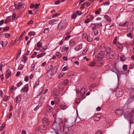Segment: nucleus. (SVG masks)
Segmentation results:
<instances>
[{
	"mask_svg": "<svg viewBox=\"0 0 134 134\" xmlns=\"http://www.w3.org/2000/svg\"><path fill=\"white\" fill-rule=\"evenodd\" d=\"M122 113V111L121 109H117L115 111V113L117 115H120Z\"/></svg>",
	"mask_w": 134,
	"mask_h": 134,
	"instance_id": "ddd939ff",
	"label": "nucleus"
},
{
	"mask_svg": "<svg viewBox=\"0 0 134 134\" xmlns=\"http://www.w3.org/2000/svg\"><path fill=\"white\" fill-rule=\"evenodd\" d=\"M130 44L131 46L134 45V39L130 42Z\"/></svg>",
	"mask_w": 134,
	"mask_h": 134,
	"instance_id": "774afa93",
	"label": "nucleus"
},
{
	"mask_svg": "<svg viewBox=\"0 0 134 134\" xmlns=\"http://www.w3.org/2000/svg\"><path fill=\"white\" fill-rule=\"evenodd\" d=\"M116 46L118 49H119L122 48V45L118 42L116 45Z\"/></svg>",
	"mask_w": 134,
	"mask_h": 134,
	"instance_id": "bb28decb",
	"label": "nucleus"
},
{
	"mask_svg": "<svg viewBox=\"0 0 134 134\" xmlns=\"http://www.w3.org/2000/svg\"><path fill=\"white\" fill-rule=\"evenodd\" d=\"M96 65V63L95 62L93 61L91 62L89 65L93 67L95 66Z\"/></svg>",
	"mask_w": 134,
	"mask_h": 134,
	"instance_id": "c9c22d12",
	"label": "nucleus"
},
{
	"mask_svg": "<svg viewBox=\"0 0 134 134\" xmlns=\"http://www.w3.org/2000/svg\"><path fill=\"white\" fill-rule=\"evenodd\" d=\"M118 39V36H116L114 38L113 42V44L114 45H116L117 43V40Z\"/></svg>",
	"mask_w": 134,
	"mask_h": 134,
	"instance_id": "cd10ccee",
	"label": "nucleus"
},
{
	"mask_svg": "<svg viewBox=\"0 0 134 134\" xmlns=\"http://www.w3.org/2000/svg\"><path fill=\"white\" fill-rule=\"evenodd\" d=\"M9 96H6L4 97L3 98V100H4V101L5 102H7L9 99Z\"/></svg>",
	"mask_w": 134,
	"mask_h": 134,
	"instance_id": "58836bf2",
	"label": "nucleus"
},
{
	"mask_svg": "<svg viewBox=\"0 0 134 134\" xmlns=\"http://www.w3.org/2000/svg\"><path fill=\"white\" fill-rule=\"evenodd\" d=\"M11 74V72L10 71H8L5 74L6 77L7 78H8Z\"/></svg>",
	"mask_w": 134,
	"mask_h": 134,
	"instance_id": "393cba45",
	"label": "nucleus"
},
{
	"mask_svg": "<svg viewBox=\"0 0 134 134\" xmlns=\"http://www.w3.org/2000/svg\"><path fill=\"white\" fill-rule=\"evenodd\" d=\"M17 41V39H16L14 41H12L11 42V43H10V44L12 46H13L14 45V44L16 43V42Z\"/></svg>",
	"mask_w": 134,
	"mask_h": 134,
	"instance_id": "ea45409f",
	"label": "nucleus"
},
{
	"mask_svg": "<svg viewBox=\"0 0 134 134\" xmlns=\"http://www.w3.org/2000/svg\"><path fill=\"white\" fill-rule=\"evenodd\" d=\"M70 134H77L76 131H72L70 132Z\"/></svg>",
	"mask_w": 134,
	"mask_h": 134,
	"instance_id": "13d9d810",
	"label": "nucleus"
},
{
	"mask_svg": "<svg viewBox=\"0 0 134 134\" xmlns=\"http://www.w3.org/2000/svg\"><path fill=\"white\" fill-rule=\"evenodd\" d=\"M119 25L120 26H127L128 25V22L127 21H126L123 24L120 23Z\"/></svg>",
	"mask_w": 134,
	"mask_h": 134,
	"instance_id": "6ab92c4d",
	"label": "nucleus"
},
{
	"mask_svg": "<svg viewBox=\"0 0 134 134\" xmlns=\"http://www.w3.org/2000/svg\"><path fill=\"white\" fill-rule=\"evenodd\" d=\"M91 26L92 27H94L97 28L102 27V23H98L92 24H91Z\"/></svg>",
	"mask_w": 134,
	"mask_h": 134,
	"instance_id": "1a4fd4ad",
	"label": "nucleus"
},
{
	"mask_svg": "<svg viewBox=\"0 0 134 134\" xmlns=\"http://www.w3.org/2000/svg\"><path fill=\"white\" fill-rule=\"evenodd\" d=\"M85 89L84 88H82L81 89L80 91V93L81 95H83L86 93Z\"/></svg>",
	"mask_w": 134,
	"mask_h": 134,
	"instance_id": "a878e982",
	"label": "nucleus"
},
{
	"mask_svg": "<svg viewBox=\"0 0 134 134\" xmlns=\"http://www.w3.org/2000/svg\"><path fill=\"white\" fill-rule=\"evenodd\" d=\"M46 48H44L43 47H42L41 48L39 49L40 51L41 52H43L46 50Z\"/></svg>",
	"mask_w": 134,
	"mask_h": 134,
	"instance_id": "e433bc0d",
	"label": "nucleus"
},
{
	"mask_svg": "<svg viewBox=\"0 0 134 134\" xmlns=\"http://www.w3.org/2000/svg\"><path fill=\"white\" fill-rule=\"evenodd\" d=\"M75 76V74L71 73L69 75V78H73Z\"/></svg>",
	"mask_w": 134,
	"mask_h": 134,
	"instance_id": "f704fd0d",
	"label": "nucleus"
},
{
	"mask_svg": "<svg viewBox=\"0 0 134 134\" xmlns=\"http://www.w3.org/2000/svg\"><path fill=\"white\" fill-rule=\"evenodd\" d=\"M98 59H102L104 57V54L103 52H100L98 55Z\"/></svg>",
	"mask_w": 134,
	"mask_h": 134,
	"instance_id": "f8f14e48",
	"label": "nucleus"
},
{
	"mask_svg": "<svg viewBox=\"0 0 134 134\" xmlns=\"http://www.w3.org/2000/svg\"><path fill=\"white\" fill-rule=\"evenodd\" d=\"M58 123L55 121L54 122L52 126V129L54 130H57L58 129Z\"/></svg>",
	"mask_w": 134,
	"mask_h": 134,
	"instance_id": "9d476101",
	"label": "nucleus"
},
{
	"mask_svg": "<svg viewBox=\"0 0 134 134\" xmlns=\"http://www.w3.org/2000/svg\"><path fill=\"white\" fill-rule=\"evenodd\" d=\"M37 53L36 52H34L33 54H32V55L31 56V58H34L35 57V56L36 54H37Z\"/></svg>",
	"mask_w": 134,
	"mask_h": 134,
	"instance_id": "79ce46f5",
	"label": "nucleus"
},
{
	"mask_svg": "<svg viewBox=\"0 0 134 134\" xmlns=\"http://www.w3.org/2000/svg\"><path fill=\"white\" fill-rule=\"evenodd\" d=\"M82 45H79L76 46L74 49L75 51H77L81 49L82 48Z\"/></svg>",
	"mask_w": 134,
	"mask_h": 134,
	"instance_id": "a211bd4d",
	"label": "nucleus"
},
{
	"mask_svg": "<svg viewBox=\"0 0 134 134\" xmlns=\"http://www.w3.org/2000/svg\"><path fill=\"white\" fill-rule=\"evenodd\" d=\"M93 17H92L91 19V20H90L89 19H87L86 20H85L84 22L86 23H88L90 21H91L93 19Z\"/></svg>",
	"mask_w": 134,
	"mask_h": 134,
	"instance_id": "a19ab883",
	"label": "nucleus"
},
{
	"mask_svg": "<svg viewBox=\"0 0 134 134\" xmlns=\"http://www.w3.org/2000/svg\"><path fill=\"white\" fill-rule=\"evenodd\" d=\"M68 69V67L67 66H65L63 67L62 71H65Z\"/></svg>",
	"mask_w": 134,
	"mask_h": 134,
	"instance_id": "09e8293b",
	"label": "nucleus"
},
{
	"mask_svg": "<svg viewBox=\"0 0 134 134\" xmlns=\"http://www.w3.org/2000/svg\"><path fill=\"white\" fill-rule=\"evenodd\" d=\"M120 59L122 62L124 61L126 59V58L124 55H122L120 57Z\"/></svg>",
	"mask_w": 134,
	"mask_h": 134,
	"instance_id": "4c0bfd02",
	"label": "nucleus"
},
{
	"mask_svg": "<svg viewBox=\"0 0 134 134\" xmlns=\"http://www.w3.org/2000/svg\"><path fill=\"white\" fill-rule=\"evenodd\" d=\"M5 36L7 38H8L10 37V35L8 33H6L5 34Z\"/></svg>",
	"mask_w": 134,
	"mask_h": 134,
	"instance_id": "338daca9",
	"label": "nucleus"
},
{
	"mask_svg": "<svg viewBox=\"0 0 134 134\" xmlns=\"http://www.w3.org/2000/svg\"><path fill=\"white\" fill-rule=\"evenodd\" d=\"M114 24H112L111 25H109L108 24L106 25L104 31L108 34L110 33L111 32V30L114 28Z\"/></svg>",
	"mask_w": 134,
	"mask_h": 134,
	"instance_id": "f03ea898",
	"label": "nucleus"
},
{
	"mask_svg": "<svg viewBox=\"0 0 134 134\" xmlns=\"http://www.w3.org/2000/svg\"><path fill=\"white\" fill-rule=\"evenodd\" d=\"M106 56L108 59H113L114 58L115 52L111 50L109 48H107L106 49Z\"/></svg>",
	"mask_w": 134,
	"mask_h": 134,
	"instance_id": "f257e3e1",
	"label": "nucleus"
},
{
	"mask_svg": "<svg viewBox=\"0 0 134 134\" xmlns=\"http://www.w3.org/2000/svg\"><path fill=\"white\" fill-rule=\"evenodd\" d=\"M42 122L43 123L46 125H47L49 124V121L46 118H44L42 119Z\"/></svg>",
	"mask_w": 134,
	"mask_h": 134,
	"instance_id": "9b49d317",
	"label": "nucleus"
},
{
	"mask_svg": "<svg viewBox=\"0 0 134 134\" xmlns=\"http://www.w3.org/2000/svg\"><path fill=\"white\" fill-rule=\"evenodd\" d=\"M128 37H130L131 38H133V36L131 33H129L127 35Z\"/></svg>",
	"mask_w": 134,
	"mask_h": 134,
	"instance_id": "3c124183",
	"label": "nucleus"
},
{
	"mask_svg": "<svg viewBox=\"0 0 134 134\" xmlns=\"http://www.w3.org/2000/svg\"><path fill=\"white\" fill-rule=\"evenodd\" d=\"M104 63L103 60L102 59H98V64L99 66H101L103 65Z\"/></svg>",
	"mask_w": 134,
	"mask_h": 134,
	"instance_id": "4468645a",
	"label": "nucleus"
},
{
	"mask_svg": "<svg viewBox=\"0 0 134 134\" xmlns=\"http://www.w3.org/2000/svg\"><path fill=\"white\" fill-rule=\"evenodd\" d=\"M49 29L48 28H45L43 31L44 33L46 34H47L49 31Z\"/></svg>",
	"mask_w": 134,
	"mask_h": 134,
	"instance_id": "49530a36",
	"label": "nucleus"
},
{
	"mask_svg": "<svg viewBox=\"0 0 134 134\" xmlns=\"http://www.w3.org/2000/svg\"><path fill=\"white\" fill-rule=\"evenodd\" d=\"M29 89V86L28 85H26L22 89L23 92H27Z\"/></svg>",
	"mask_w": 134,
	"mask_h": 134,
	"instance_id": "412c9836",
	"label": "nucleus"
},
{
	"mask_svg": "<svg viewBox=\"0 0 134 134\" xmlns=\"http://www.w3.org/2000/svg\"><path fill=\"white\" fill-rule=\"evenodd\" d=\"M67 24V22L65 20L61 21L58 25V29L60 30L65 26Z\"/></svg>",
	"mask_w": 134,
	"mask_h": 134,
	"instance_id": "7ed1b4c3",
	"label": "nucleus"
},
{
	"mask_svg": "<svg viewBox=\"0 0 134 134\" xmlns=\"http://www.w3.org/2000/svg\"><path fill=\"white\" fill-rule=\"evenodd\" d=\"M35 34V33L33 31H30L28 35L30 36H34Z\"/></svg>",
	"mask_w": 134,
	"mask_h": 134,
	"instance_id": "473e14b6",
	"label": "nucleus"
},
{
	"mask_svg": "<svg viewBox=\"0 0 134 134\" xmlns=\"http://www.w3.org/2000/svg\"><path fill=\"white\" fill-rule=\"evenodd\" d=\"M25 81L26 82H27L29 81V77L27 76H25L24 79Z\"/></svg>",
	"mask_w": 134,
	"mask_h": 134,
	"instance_id": "680f3d73",
	"label": "nucleus"
},
{
	"mask_svg": "<svg viewBox=\"0 0 134 134\" xmlns=\"http://www.w3.org/2000/svg\"><path fill=\"white\" fill-rule=\"evenodd\" d=\"M46 54V52H43L40 53L37 55V58H40L43 57L44 55Z\"/></svg>",
	"mask_w": 134,
	"mask_h": 134,
	"instance_id": "aec40b11",
	"label": "nucleus"
},
{
	"mask_svg": "<svg viewBox=\"0 0 134 134\" xmlns=\"http://www.w3.org/2000/svg\"><path fill=\"white\" fill-rule=\"evenodd\" d=\"M110 4V2L109 1H107L104 3L103 4L104 5H108Z\"/></svg>",
	"mask_w": 134,
	"mask_h": 134,
	"instance_id": "5fc2aeb1",
	"label": "nucleus"
},
{
	"mask_svg": "<svg viewBox=\"0 0 134 134\" xmlns=\"http://www.w3.org/2000/svg\"><path fill=\"white\" fill-rule=\"evenodd\" d=\"M83 36L89 42L92 41L93 40V36L92 35H89L87 34L86 33H85L83 34Z\"/></svg>",
	"mask_w": 134,
	"mask_h": 134,
	"instance_id": "423d86ee",
	"label": "nucleus"
},
{
	"mask_svg": "<svg viewBox=\"0 0 134 134\" xmlns=\"http://www.w3.org/2000/svg\"><path fill=\"white\" fill-rule=\"evenodd\" d=\"M87 48H86L85 49H84L83 51H82V55H85L86 52H87Z\"/></svg>",
	"mask_w": 134,
	"mask_h": 134,
	"instance_id": "de8ad7c7",
	"label": "nucleus"
},
{
	"mask_svg": "<svg viewBox=\"0 0 134 134\" xmlns=\"http://www.w3.org/2000/svg\"><path fill=\"white\" fill-rule=\"evenodd\" d=\"M47 109L48 112H51L53 110V109L50 105H47Z\"/></svg>",
	"mask_w": 134,
	"mask_h": 134,
	"instance_id": "f3484780",
	"label": "nucleus"
},
{
	"mask_svg": "<svg viewBox=\"0 0 134 134\" xmlns=\"http://www.w3.org/2000/svg\"><path fill=\"white\" fill-rule=\"evenodd\" d=\"M24 6H25V5L24 3H20L18 4L17 7V8L18 9H19L21 7H23V8H24Z\"/></svg>",
	"mask_w": 134,
	"mask_h": 134,
	"instance_id": "4be33fe9",
	"label": "nucleus"
},
{
	"mask_svg": "<svg viewBox=\"0 0 134 134\" xmlns=\"http://www.w3.org/2000/svg\"><path fill=\"white\" fill-rule=\"evenodd\" d=\"M40 3L36 4L35 5V9H37L39 6L40 5Z\"/></svg>",
	"mask_w": 134,
	"mask_h": 134,
	"instance_id": "603ef678",
	"label": "nucleus"
},
{
	"mask_svg": "<svg viewBox=\"0 0 134 134\" xmlns=\"http://www.w3.org/2000/svg\"><path fill=\"white\" fill-rule=\"evenodd\" d=\"M76 44L73 40H72L70 41L69 43V45L70 46H73Z\"/></svg>",
	"mask_w": 134,
	"mask_h": 134,
	"instance_id": "5701e85b",
	"label": "nucleus"
},
{
	"mask_svg": "<svg viewBox=\"0 0 134 134\" xmlns=\"http://www.w3.org/2000/svg\"><path fill=\"white\" fill-rule=\"evenodd\" d=\"M59 15V13H55V14H53L52 16V17H54L55 16H58Z\"/></svg>",
	"mask_w": 134,
	"mask_h": 134,
	"instance_id": "69168bd1",
	"label": "nucleus"
},
{
	"mask_svg": "<svg viewBox=\"0 0 134 134\" xmlns=\"http://www.w3.org/2000/svg\"><path fill=\"white\" fill-rule=\"evenodd\" d=\"M127 65L125 64L123 65V70L127 71Z\"/></svg>",
	"mask_w": 134,
	"mask_h": 134,
	"instance_id": "a18cd8bd",
	"label": "nucleus"
},
{
	"mask_svg": "<svg viewBox=\"0 0 134 134\" xmlns=\"http://www.w3.org/2000/svg\"><path fill=\"white\" fill-rule=\"evenodd\" d=\"M90 3L89 2H87V3H84L83 4H82V5L83 4L86 5V7H87L90 5Z\"/></svg>",
	"mask_w": 134,
	"mask_h": 134,
	"instance_id": "4d7b16f0",
	"label": "nucleus"
},
{
	"mask_svg": "<svg viewBox=\"0 0 134 134\" xmlns=\"http://www.w3.org/2000/svg\"><path fill=\"white\" fill-rule=\"evenodd\" d=\"M42 46V44L39 42H38L37 43V46L38 47H41Z\"/></svg>",
	"mask_w": 134,
	"mask_h": 134,
	"instance_id": "6e6d98bb",
	"label": "nucleus"
},
{
	"mask_svg": "<svg viewBox=\"0 0 134 134\" xmlns=\"http://www.w3.org/2000/svg\"><path fill=\"white\" fill-rule=\"evenodd\" d=\"M102 131L100 130L97 131L95 134H102Z\"/></svg>",
	"mask_w": 134,
	"mask_h": 134,
	"instance_id": "864d4df0",
	"label": "nucleus"
},
{
	"mask_svg": "<svg viewBox=\"0 0 134 134\" xmlns=\"http://www.w3.org/2000/svg\"><path fill=\"white\" fill-rule=\"evenodd\" d=\"M22 82L20 81L18 83H17L16 85L18 87H20L22 84Z\"/></svg>",
	"mask_w": 134,
	"mask_h": 134,
	"instance_id": "bf43d9fd",
	"label": "nucleus"
},
{
	"mask_svg": "<svg viewBox=\"0 0 134 134\" xmlns=\"http://www.w3.org/2000/svg\"><path fill=\"white\" fill-rule=\"evenodd\" d=\"M64 73H62L60 74L59 76L58 77L59 78H61L64 75Z\"/></svg>",
	"mask_w": 134,
	"mask_h": 134,
	"instance_id": "e2e57ef3",
	"label": "nucleus"
},
{
	"mask_svg": "<svg viewBox=\"0 0 134 134\" xmlns=\"http://www.w3.org/2000/svg\"><path fill=\"white\" fill-rule=\"evenodd\" d=\"M54 71V69L53 66L52 65L50 66L49 69L47 72L48 76H52L53 74Z\"/></svg>",
	"mask_w": 134,
	"mask_h": 134,
	"instance_id": "0eeeda50",
	"label": "nucleus"
},
{
	"mask_svg": "<svg viewBox=\"0 0 134 134\" xmlns=\"http://www.w3.org/2000/svg\"><path fill=\"white\" fill-rule=\"evenodd\" d=\"M92 30H93L94 32V34L95 35H97L98 33V31L97 29H96V28L95 27H92Z\"/></svg>",
	"mask_w": 134,
	"mask_h": 134,
	"instance_id": "b1692460",
	"label": "nucleus"
},
{
	"mask_svg": "<svg viewBox=\"0 0 134 134\" xmlns=\"http://www.w3.org/2000/svg\"><path fill=\"white\" fill-rule=\"evenodd\" d=\"M9 29V27H6L3 29L4 31H7Z\"/></svg>",
	"mask_w": 134,
	"mask_h": 134,
	"instance_id": "8fccbe9b",
	"label": "nucleus"
},
{
	"mask_svg": "<svg viewBox=\"0 0 134 134\" xmlns=\"http://www.w3.org/2000/svg\"><path fill=\"white\" fill-rule=\"evenodd\" d=\"M116 96L117 97H121L123 95V92L122 90L120 88H118L116 90Z\"/></svg>",
	"mask_w": 134,
	"mask_h": 134,
	"instance_id": "20e7f679",
	"label": "nucleus"
},
{
	"mask_svg": "<svg viewBox=\"0 0 134 134\" xmlns=\"http://www.w3.org/2000/svg\"><path fill=\"white\" fill-rule=\"evenodd\" d=\"M59 94V91L58 89H55L53 91V95L55 99L57 98Z\"/></svg>",
	"mask_w": 134,
	"mask_h": 134,
	"instance_id": "39448f33",
	"label": "nucleus"
},
{
	"mask_svg": "<svg viewBox=\"0 0 134 134\" xmlns=\"http://www.w3.org/2000/svg\"><path fill=\"white\" fill-rule=\"evenodd\" d=\"M8 42L7 40H5L4 42L3 41H1V44L3 47H5L7 45Z\"/></svg>",
	"mask_w": 134,
	"mask_h": 134,
	"instance_id": "2eb2a0df",
	"label": "nucleus"
},
{
	"mask_svg": "<svg viewBox=\"0 0 134 134\" xmlns=\"http://www.w3.org/2000/svg\"><path fill=\"white\" fill-rule=\"evenodd\" d=\"M55 54L59 58L61 57L62 56V55L60 52H56Z\"/></svg>",
	"mask_w": 134,
	"mask_h": 134,
	"instance_id": "72a5a7b5",
	"label": "nucleus"
},
{
	"mask_svg": "<svg viewBox=\"0 0 134 134\" xmlns=\"http://www.w3.org/2000/svg\"><path fill=\"white\" fill-rule=\"evenodd\" d=\"M70 35H69L65 38V40H68L70 38Z\"/></svg>",
	"mask_w": 134,
	"mask_h": 134,
	"instance_id": "0e129e2a",
	"label": "nucleus"
},
{
	"mask_svg": "<svg viewBox=\"0 0 134 134\" xmlns=\"http://www.w3.org/2000/svg\"><path fill=\"white\" fill-rule=\"evenodd\" d=\"M104 17L108 23H110L111 21V19L108 15H105Z\"/></svg>",
	"mask_w": 134,
	"mask_h": 134,
	"instance_id": "dca6fc26",
	"label": "nucleus"
},
{
	"mask_svg": "<svg viewBox=\"0 0 134 134\" xmlns=\"http://www.w3.org/2000/svg\"><path fill=\"white\" fill-rule=\"evenodd\" d=\"M5 124H2V125L0 127V131L1 130H3L5 127Z\"/></svg>",
	"mask_w": 134,
	"mask_h": 134,
	"instance_id": "c03bdc74",
	"label": "nucleus"
},
{
	"mask_svg": "<svg viewBox=\"0 0 134 134\" xmlns=\"http://www.w3.org/2000/svg\"><path fill=\"white\" fill-rule=\"evenodd\" d=\"M76 13L77 15H81L82 13L81 12L79 11H77Z\"/></svg>",
	"mask_w": 134,
	"mask_h": 134,
	"instance_id": "052dcab7",
	"label": "nucleus"
},
{
	"mask_svg": "<svg viewBox=\"0 0 134 134\" xmlns=\"http://www.w3.org/2000/svg\"><path fill=\"white\" fill-rule=\"evenodd\" d=\"M77 14H76V12H74L71 15V18L72 19H75L77 16Z\"/></svg>",
	"mask_w": 134,
	"mask_h": 134,
	"instance_id": "7c9ffc66",
	"label": "nucleus"
},
{
	"mask_svg": "<svg viewBox=\"0 0 134 134\" xmlns=\"http://www.w3.org/2000/svg\"><path fill=\"white\" fill-rule=\"evenodd\" d=\"M68 108V106H67L66 105L64 104L60 106L61 108L62 109L64 110Z\"/></svg>",
	"mask_w": 134,
	"mask_h": 134,
	"instance_id": "c85d7f7f",
	"label": "nucleus"
},
{
	"mask_svg": "<svg viewBox=\"0 0 134 134\" xmlns=\"http://www.w3.org/2000/svg\"><path fill=\"white\" fill-rule=\"evenodd\" d=\"M69 49V47H64L62 49V51L63 52L64 51H67Z\"/></svg>",
	"mask_w": 134,
	"mask_h": 134,
	"instance_id": "2f4dec72",
	"label": "nucleus"
},
{
	"mask_svg": "<svg viewBox=\"0 0 134 134\" xmlns=\"http://www.w3.org/2000/svg\"><path fill=\"white\" fill-rule=\"evenodd\" d=\"M57 21V20L55 19H53L50 20L49 22V24L51 25Z\"/></svg>",
	"mask_w": 134,
	"mask_h": 134,
	"instance_id": "c756f323",
	"label": "nucleus"
},
{
	"mask_svg": "<svg viewBox=\"0 0 134 134\" xmlns=\"http://www.w3.org/2000/svg\"><path fill=\"white\" fill-rule=\"evenodd\" d=\"M101 117V115L100 114L98 113L94 114V120L96 121H99Z\"/></svg>",
	"mask_w": 134,
	"mask_h": 134,
	"instance_id": "6e6552de",
	"label": "nucleus"
},
{
	"mask_svg": "<svg viewBox=\"0 0 134 134\" xmlns=\"http://www.w3.org/2000/svg\"><path fill=\"white\" fill-rule=\"evenodd\" d=\"M27 59V57L26 56H24L22 59V61L24 62H26Z\"/></svg>",
	"mask_w": 134,
	"mask_h": 134,
	"instance_id": "37998d69",
	"label": "nucleus"
}]
</instances>
